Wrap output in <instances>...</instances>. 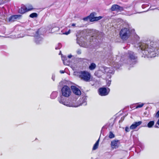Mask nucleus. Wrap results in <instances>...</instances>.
Here are the masks:
<instances>
[{"mask_svg": "<svg viewBox=\"0 0 159 159\" xmlns=\"http://www.w3.org/2000/svg\"><path fill=\"white\" fill-rule=\"evenodd\" d=\"M62 60L63 61V63L64 64L67 65L68 63H65L66 61L67 60V57L66 56H62Z\"/></svg>", "mask_w": 159, "mask_h": 159, "instance_id": "23", "label": "nucleus"}, {"mask_svg": "<svg viewBox=\"0 0 159 159\" xmlns=\"http://www.w3.org/2000/svg\"><path fill=\"white\" fill-rule=\"evenodd\" d=\"M155 126L157 128H159V119L157 122Z\"/></svg>", "mask_w": 159, "mask_h": 159, "instance_id": "34", "label": "nucleus"}, {"mask_svg": "<svg viewBox=\"0 0 159 159\" xmlns=\"http://www.w3.org/2000/svg\"><path fill=\"white\" fill-rule=\"evenodd\" d=\"M142 8H144L145 7V5H142Z\"/></svg>", "mask_w": 159, "mask_h": 159, "instance_id": "45", "label": "nucleus"}, {"mask_svg": "<svg viewBox=\"0 0 159 159\" xmlns=\"http://www.w3.org/2000/svg\"><path fill=\"white\" fill-rule=\"evenodd\" d=\"M155 117L157 118L159 117V110L157 112L155 115Z\"/></svg>", "mask_w": 159, "mask_h": 159, "instance_id": "38", "label": "nucleus"}, {"mask_svg": "<svg viewBox=\"0 0 159 159\" xmlns=\"http://www.w3.org/2000/svg\"><path fill=\"white\" fill-rule=\"evenodd\" d=\"M57 92L56 91L53 92L51 95V98L52 99H54L57 97Z\"/></svg>", "mask_w": 159, "mask_h": 159, "instance_id": "19", "label": "nucleus"}, {"mask_svg": "<svg viewBox=\"0 0 159 159\" xmlns=\"http://www.w3.org/2000/svg\"><path fill=\"white\" fill-rule=\"evenodd\" d=\"M154 121H150L147 125V127L148 128H151L154 125Z\"/></svg>", "mask_w": 159, "mask_h": 159, "instance_id": "22", "label": "nucleus"}, {"mask_svg": "<svg viewBox=\"0 0 159 159\" xmlns=\"http://www.w3.org/2000/svg\"><path fill=\"white\" fill-rule=\"evenodd\" d=\"M20 16L19 15H13L11 16L8 19V21L9 22H13L16 20L20 17Z\"/></svg>", "mask_w": 159, "mask_h": 159, "instance_id": "14", "label": "nucleus"}, {"mask_svg": "<svg viewBox=\"0 0 159 159\" xmlns=\"http://www.w3.org/2000/svg\"><path fill=\"white\" fill-rule=\"evenodd\" d=\"M88 20H89V16L86 17L84 18H83V20H84V21H87Z\"/></svg>", "mask_w": 159, "mask_h": 159, "instance_id": "32", "label": "nucleus"}, {"mask_svg": "<svg viewBox=\"0 0 159 159\" xmlns=\"http://www.w3.org/2000/svg\"><path fill=\"white\" fill-rule=\"evenodd\" d=\"M37 14L35 13H33L30 14V16L32 18L37 17Z\"/></svg>", "mask_w": 159, "mask_h": 159, "instance_id": "26", "label": "nucleus"}, {"mask_svg": "<svg viewBox=\"0 0 159 159\" xmlns=\"http://www.w3.org/2000/svg\"><path fill=\"white\" fill-rule=\"evenodd\" d=\"M71 89L73 92L77 95H80L81 94V92L80 90L78 88L74 86H72L71 87Z\"/></svg>", "mask_w": 159, "mask_h": 159, "instance_id": "11", "label": "nucleus"}, {"mask_svg": "<svg viewBox=\"0 0 159 159\" xmlns=\"http://www.w3.org/2000/svg\"><path fill=\"white\" fill-rule=\"evenodd\" d=\"M111 84V81L108 80L107 81V84L108 86H109Z\"/></svg>", "mask_w": 159, "mask_h": 159, "instance_id": "36", "label": "nucleus"}, {"mask_svg": "<svg viewBox=\"0 0 159 159\" xmlns=\"http://www.w3.org/2000/svg\"><path fill=\"white\" fill-rule=\"evenodd\" d=\"M104 74L103 71L102 70V67H101L99 70L95 72V75L98 77H100Z\"/></svg>", "mask_w": 159, "mask_h": 159, "instance_id": "13", "label": "nucleus"}, {"mask_svg": "<svg viewBox=\"0 0 159 159\" xmlns=\"http://www.w3.org/2000/svg\"><path fill=\"white\" fill-rule=\"evenodd\" d=\"M61 47V44L59 43L58 45V47H56L55 48L56 49H60Z\"/></svg>", "mask_w": 159, "mask_h": 159, "instance_id": "33", "label": "nucleus"}, {"mask_svg": "<svg viewBox=\"0 0 159 159\" xmlns=\"http://www.w3.org/2000/svg\"><path fill=\"white\" fill-rule=\"evenodd\" d=\"M58 101L59 102L66 106L69 107H76L78 106L73 103L69 100H66L62 96L59 97L57 98Z\"/></svg>", "mask_w": 159, "mask_h": 159, "instance_id": "5", "label": "nucleus"}, {"mask_svg": "<svg viewBox=\"0 0 159 159\" xmlns=\"http://www.w3.org/2000/svg\"><path fill=\"white\" fill-rule=\"evenodd\" d=\"M96 67V65L94 63H92L89 66V69L91 70H93Z\"/></svg>", "mask_w": 159, "mask_h": 159, "instance_id": "17", "label": "nucleus"}, {"mask_svg": "<svg viewBox=\"0 0 159 159\" xmlns=\"http://www.w3.org/2000/svg\"><path fill=\"white\" fill-rule=\"evenodd\" d=\"M118 7H119L118 5L116 4L113 5L112 6L111 10L112 11H118Z\"/></svg>", "mask_w": 159, "mask_h": 159, "instance_id": "21", "label": "nucleus"}, {"mask_svg": "<svg viewBox=\"0 0 159 159\" xmlns=\"http://www.w3.org/2000/svg\"><path fill=\"white\" fill-rule=\"evenodd\" d=\"M24 36H23V35H22V36H19V37H19V38L23 37Z\"/></svg>", "mask_w": 159, "mask_h": 159, "instance_id": "46", "label": "nucleus"}, {"mask_svg": "<svg viewBox=\"0 0 159 159\" xmlns=\"http://www.w3.org/2000/svg\"><path fill=\"white\" fill-rule=\"evenodd\" d=\"M129 129L128 127H126L125 128V131L126 132H128L129 131Z\"/></svg>", "mask_w": 159, "mask_h": 159, "instance_id": "37", "label": "nucleus"}, {"mask_svg": "<svg viewBox=\"0 0 159 159\" xmlns=\"http://www.w3.org/2000/svg\"><path fill=\"white\" fill-rule=\"evenodd\" d=\"M27 12L26 7L25 6H22L19 10V12L21 14H24Z\"/></svg>", "mask_w": 159, "mask_h": 159, "instance_id": "15", "label": "nucleus"}, {"mask_svg": "<svg viewBox=\"0 0 159 159\" xmlns=\"http://www.w3.org/2000/svg\"><path fill=\"white\" fill-rule=\"evenodd\" d=\"M61 52L60 51V53H59V54H61Z\"/></svg>", "mask_w": 159, "mask_h": 159, "instance_id": "49", "label": "nucleus"}, {"mask_svg": "<svg viewBox=\"0 0 159 159\" xmlns=\"http://www.w3.org/2000/svg\"><path fill=\"white\" fill-rule=\"evenodd\" d=\"M154 10V9H153V8H151V7H150V10Z\"/></svg>", "mask_w": 159, "mask_h": 159, "instance_id": "47", "label": "nucleus"}, {"mask_svg": "<svg viewBox=\"0 0 159 159\" xmlns=\"http://www.w3.org/2000/svg\"><path fill=\"white\" fill-rule=\"evenodd\" d=\"M86 104H87V103H86V99H84L83 100L82 103L80 104V105H83L85 106V105H86Z\"/></svg>", "mask_w": 159, "mask_h": 159, "instance_id": "29", "label": "nucleus"}, {"mask_svg": "<svg viewBox=\"0 0 159 159\" xmlns=\"http://www.w3.org/2000/svg\"><path fill=\"white\" fill-rule=\"evenodd\" d=\"M52 80L53 81H54V80H55V77L53 76H52Z\"/></svg>", "mask_w": 159, "mask_h": 159, "instance_id": "44", "label": "nucleus"}, {"mask_svg": "<svg viewBox=\"0 0 159 159\" xmlns=\"http://www.w3.org/2000/svg\"><path fill=\"white\" fill-rule=\"evenodd\" d=\"M109 92L107 91L106 88H101L99 89V94L101 96H104L107 95Z\"/></svg>", "mask_w": 159, "mask_h": 159, "instance_id": "8", "label": "nucleus"}, {"mask_svg": "<svg viewBox=\"0 0 159 159\" xmlns=\"http://www.w3.org/2000/svg\"><path fill=\"white\" fill-rule=\"evenodd\" d=\"M123 10V7L119 6V7H118V11H122Z\"/></svg>", "mask_w": 159, "mask_h": 159, "instance_id": "31", "label": "nucleus"}, {"mask_svg": "<svg viewBox=\"0 0 159 159\" xmlns=\"http://www.w3.org/2000/svg\"><path fill=\"white\" fill-rule=\"evenodd\" d=\"M79 75L81 80L85 82H89L90 81L91 74L87 71H81L79 72Z\"/></svg>", "mask_w": 159, "mask_h": 159, "instance_id": "4", "label": "nucleus"}, {"mask_svg": "<svg viewBox=\"0 0 159 159\" xmlns=\"http://www.w3.org/2000/svg\"><path fill=\"white\" fill-rule=\"evenodd\" d=\"M119 140H114L111 141V146L113 149H116L118 147V144L119 143Z\"/></svg>", "mask_w": 159, "mask_h": 159, "instance_id": "10", "label": "nucleus"}, {"mask_svg": "<svg viewBox=\"0 0 159 159\" xmlns=\"http://www.w3.org/2000/svg\"><path fill=\"white\" fill-rule=\"evenodd\" d=\"M95 13H92L89 16V20L90 21L92 22L94 21H98L100 20L102 18V16H99L98 17H95L94 14Z\"/></svg>", "mask_w": 159, "mask_h": 159, "instance_id": "9", "label": "nucleus"}, {"mask_svg": "<svg viewBox=\"0 0 159 159\" xmlns=\"http://www.w3.org/2000/svg\"><path fill=\"white\" fill-rule=\"evenodd\" d=\"M108 77H109V78H110L111 77V75H108Z\"/></svg>", "mask_w": 159, "mask_h": 159, "instance_id": "48", "label": "nucleus"}, {"mask_svg": "<svg viewBox=\"0 0 159 159\" xmlns=\"http://www.w3.org/2000/svg\"><path fill=\"white\" fill-rule=\"evenodd\" d=\"M76 52L78 54H80L81 53V50L80 49H78L76 51Z\"/></svg>", "mask_w": 159, "mask_h": 159, "instance_id": "35", "label": "nucleus"}, {"mask_svg": "<svg viewBox=\"0 0 159 159\" xmlns=\"http://www.w3.org/2000/svg\"><path fill=\"white\" fill-rule=\"evenodd\" d=\"M60 72L61 73V74L64 73V70H60Z\"/></svg>", "mask_w": 159, "mask_h": 159, "instance_id": "42", "label": "nucleus"}, {"mask_svg": "<svg viewBox=\"0 0 159 159\" xmlns=\"http://www.w3.org/2000/svg\"><path fill=\"white\" fill-rule=\"evenodd\" d=\"M153 3L154 5L152 4V6H155L156 5H159V0H156L153 1Z\"/></svg>", "mask_w": 159, "mask_h": 159, "instance_id": "27", "label": "nucleus"}, {"mask_svg": "<svg viewBox=\"0 0 159 159\" xmlns=\"http://www.w3.org/2000/svg\"><path fill=\"white\" fill-rule=\"evenodd\" d=\"M62 94L63 96L65 97H69L71 93L70 88L67 86H64L61 90Z\"/></svg>", "mask_w": 159, "mask_h": 159, "instance_id": "6", "label": "nucleus"}, {"mask_svg": "<svg viewBox=\"0 0 159 159\" xmlns=\"http://www.w3.org/2000/svg\"><path fill=\"white\" fill-rule=\"evenodd\" d=\"M99 138L98 139V140L97 141L96 143L94 144L93 147V150H95L98 147L99 145Z\"/></svg>", "mask_w": 159, "mask_h": 159, "instance_id": "20", "label": "nucleus"}, {"mask_svg": "<svg viewBox=\"0 0 159 159\" xmlns=\"http://www.w3.org/2000/svg\"><path fill=\"white\" fill-rule=\"evenodd\" d=\"M75 23H72L71 24V26H75Z\"/></svg>", "mask_w": 159, "mask_h": 159, "instance_id": "43", "label": "nucleus"}, {"mask_svg": "<svg viewBox=\"0 0 159 159\" xmlns=\"http://www.w3.org/2000/svg\"><path fill=\"white\" fill-rule=\"evenodd\" d=\"M72 57V55H69L68 56V57L69 58H70Z\"/></svg>", "mask_w": 159, "mask_h": 159, "instance_id": "40", "label": "nucleus"}, {"mask_svg": "<svg viewBox=\"0 0 159 159\" xmlns=\"http://www.w3.org/2000/svg\"><path fill=\"white\" fill-rule=\"evenodd\" d=\"M154 43L151 42L150 45L147 43L140 42L135 45L136 47L139 51V52H141L145 57V56L148 57H155L159 54V48H156Z\"/></svg>", "mask_w": 159, "mask_h": 159, "instance_id": "1", "label": "nucleus"}, {"mask_svg": "<svg viewBox=\"0 0 159 159\" xmlns=\"http://www.w3.org/2000/svg\"><path fill=\"white\" fill-rule=\"evenodd\" d=\"M102 70L103 71L104 74L108 73L109 71L110 68L104 66L102 67Z\"/></svg>", "mask_w": 159, "mask_h": 159, "instance_id": "18", "label": "nucleus"}, {"mask_svg": "<svg viewBox=\"0 0 159 159\" xmlns=\"http://www.w3.org/2000/svg\"><path fill=\"white\" fill-rule=\"evenodd\" d=\"M27 12L32 10L33 8L32 6L31 5H29L26 7Z\"/></svg>", "mask_w": 159, "mask_h": 159, "instance_id": "24", "label": "nucleus"}, {"mask_svg": "<svg viewBox=\"0 0 159 159\" xmlns=\"http://www.w3.org/2000/svg\"><path fill=\"white\" fill-rule=\"evenodd\" d=\"M76 37L77 43L78 44L81 46H82L85 48H87L88 47V46L86 45H85V44L84 45L82 44L81 43V42L79 40V38L80 37V35H76Z\"/></svg>", "mask_w": 159, "mask_h": 159, "instance_id": "16", "label": "nucleus"}, {"mask_svg": "<svg viewBox=\"0 0 159 159\" xmlns=\"http://www.w3.org/2000/svg\"><path fill=\"white\" fill-rule=\"evenodd\" d=\"M70 33V30H69L67 32H65L64 34L66 35H68Z\"/></svg>", "mask_w": 159, "mask_h": 159, "instance_id": "39", "label": "nucleus"}, {"mask_svg": "<svg viewBox=\"0 0 159 159\" xmlns=\"http://www.w3.org/2000/svg\"><path fill=\"white\" fill-rule=\"evenodd\" d=\"M126 56L127 57L126 60L124 61L123 58L122 57L118 63L117 61H116L115 62H113L112 63L113 66L116 69L119 68L121 66V64L122 61L130 65L131 67L133 66L137 62V57L133 52L128 51L126 53Z\"/></svg>", "mask_w": 159, "mask_h": 159, "instance_id": "2", "label": "nucleus"}, {"mask_svg": "<svg viewBox=\"0 0 159 159\" xmlns=\"http://www.w3.org/2000/svg\"><path fill=\"white\" fill-rule=\"evenodd\" d=\"M114 72V70L112 68H110L109 71L108 73L113 74Z\"/></svg>", "mask_w": 159, "mask_h": 159, "instance_id": "30", "label": "nucleus"}, {"mask_svg": "<svg viewBox=\"0 0 159 159\" xmlns=\"http://www.w3.org/2000/svg\"><path fill=\"white\" fill-rule=\"evenodd\" d=\"M144 105V104L143 103H141L140 104H138L135 109H137L138 108H141L143 107Z\"/></svg>", "mask_w": 159, "mask_h": 159, "instance_id": "28", "label": "nucleus"}, {"mask_svg": "<svg viewBox=\"0 0 159 159\" xmlns=\"http://www.w3.org/2000/svg\"><path fill=\"white\" fill-rule=\"evenodd\" d=\"M131 33L129 29L124 28L122 29L120 32V38L123 40H126L130 36Z\"/></svg>", "mask_w": 159, "mask_h": 159, "instance_id": "3", "label": "nucleus"}, {"mask_svg": "<svg viewBox=\"0 0 159 159\" xmlns=\"http://www.w3.org/2000/svg\"><path fill=\"white\" fill-rule=\"evenodd\" d=\"M38 31H35V34H34L31 36H34L35 42L37 44H39L41 43L43 41V38L40 35L38 34Z\"/></svg>", "mask_w": 159, "mask_h": 159, "instance_id": "7", "label": "nucleus"}, {"mask_svg": "<svg viewBox=\"0 0 159 159\" xmlns=\"http://www.w3.org/2000/svg\"><path fill=\"white\" fill-rule=\"evenodd\" d=\"M55 28V30H59V28L58 27H56Z\"/></svg>", "mask_w": 159, "mask_h": 159, "instance_id": "41", "label": "nucleus"}, {"mask_svg": "<svg viewBox=\"0 0 159 159\" xmlns=\"http://www.w3.org/2000/svg\"><path fill=\"white\" fill-rule=\"evenodd\" d=\"M109 137L110 139H112L115 137V135L113 133L110 131L109 132Z\"/></svg>", "mask_w": 159, "mask_h": 159, "instance_id": "25", "label": "nucleus"}, {"mask_svg": "<svg viewBox=\"0 0 159 159\" xmlns=\"http://www.w3.org/2000/svg\"><path fill=\"white\" fill-rule=\"evenodd\" d=\"M54 29V28H52V29Z\"/></svg>", "mask_w": 159, "mask_h": 159, "instance_id": "50", "label": "nucleus"}, {"mask_svg": "<svg viewBox=\"0 0 159 159\" xmlns=\"http://www.w3.org/2000/svg\"><path fill=\"white\" fill-rule=\"evenodd\" d=\"M142 123V121H139L138 122H135L130 127V129H133L136 128L138 126L140 125Z\"/></svg>", "mask_w": 159, "mask_h": 159, "instance_id": "12", "label": "nucleus"}]
</instances>
